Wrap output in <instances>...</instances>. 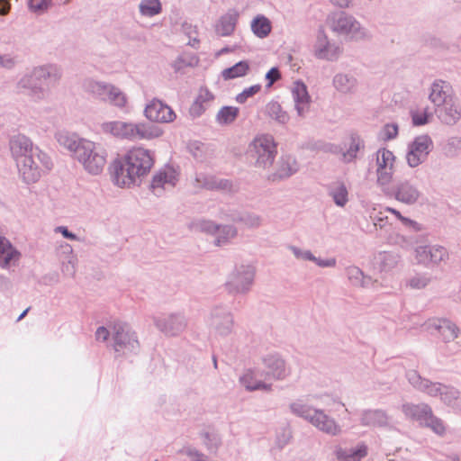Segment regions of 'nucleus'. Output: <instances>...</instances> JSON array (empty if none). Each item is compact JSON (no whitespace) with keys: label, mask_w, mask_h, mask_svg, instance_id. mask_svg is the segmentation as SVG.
Masks as SVG:
<instances>
[{"label":"nucleus","mask_w":461,"mask_h":461,"mask_svg":"<svg viewBox=\"0 0 461 461\" xmlns=\"http://www.w3.org/2000/svg\"><path fill=\"white\" fill-rule=\"evenodd\" d=\"M154 165L152 152L141 147L129 149L113 161L112 169L114 184L120 187H131L140 183Z\"/></svg>","instance_id":"nucleus-1"},{"label":"nucleus","mask_w":461,"mask_h":461,"mask_svg":"<svg viewBox=\"0 0 461 461\" xmlns=\"http://www.w3.org/2000/svg\"><path fill=\"white\" fill-rule=\"evenodd\" d=\"M63 75L62 68L56 64H44L33 68L17 82L18 92L27 95L33 101L45 99L51 87L56 86Z\"/></svg>","instance_id":"nucleus-2"},{"label":"nucleus","mask_w":461,"mask_h":461,"mask_svg":"<svg viewBox=\"0 0 461 461\" xmlns=\"http://www.w3.org/2000/svg\"><path fill=\"white\" fill-rule=\"evenodd\" d=\"M101 128L104 133L129 141L149 140L162 134L160 129L146 122L113 121L104 122Z\"/></svg>","instance_id":"nucleus-3"},{"label":"nucleus","mask_w":461,"mask_h":461,"mask_svg":"<svg viewBox=\"0 0 461 461\" xmlns=\"http://www.w3.org/2000/svg\"><path fill=\"white\" fill-rule=\"evenodd\" d=\"M209 335L213 339H225L234 332V315L226 305H215L204 317Z\"/></svg>","instance_id":"nucleus-4"},{"label":"nucleus","mask_w":461,"mask_h":461,"mask_svg":"<svg viewBox=\"0 0 461 461\" xmlns=\"http://www.w3.org/2000/svg\"><path fill=\"white\" fill-rule=\"evenodd\" d=\"M277 154V145L271 134L257 135L249 143L248 155L258 168L267 169L273 165Z\"/></svg>","instance_id":"nucleus-5"},{"label":"nucleus","mask_w":461,"mask_h":461,"mask_svg":"<svg viewBox=\"0 0 461 461\" xmlns=\"http://www.w3.org/2000/svg\"><path fill=\"white\" fill-rule=\"evenodd\" d=\"M330 30L338 35L354 41L365 40L368 37L367 30L351 14L339 11L328 17Z\"/></svg>","instance_id":"nucleus-6"},{"label":"nucleus","mask_w":461,"mask_h":461,"mask_svg":"<svg viewBox=\"0 0 461 461\" xmlns=\"http://www.w3.org/2000/svg\"><path fill=\"white\" fill-rule=\"evenodd\" d=\"M192 229L213 237L217 247H226L237 239L239 230L233 224H218L212 220L200 219L192 222Z\"/></svg>","instance_id":"nucleus-7"},{"label":"nucleus","mask_w":461,"mask_h":461,"mask_svg":"<svg viewBox=\"0 0 461 461\" xmlns=\"http://www.w3.org/2000/svg\"><path fill=\"white\" fill-rule=\"evenodd\" d=\"M106 156V151L100 144L87 140L79 148L75 159L83 166L87 173L96 176L104 170Z\"/></svg>","instance_id":"nucleus-8"},{"label":"nucleus","mask_w":461,"mask_h":461,"mask_svg":"<svg viewBox=\"0 0 461 461\" xmlns=\"http://www.w3.org/2000/svg\"><path fill=\"white\" fill-rule=\"evenodd\" d=\"M256 268L251 264L236 265L229 273L224 284L230 294H246L254 284Z\"/></svg>","instance_id":"nucleus-9"},{"label":"nucleus","mask_w":461,"mask_h":461,"mask_svg":"<svg viewBox=\"0 0 461 461\" xmlns=\"http://www.w3.org/2000/svg\"><path fill=\"white\" fill-rule=\"evenodd\" d=\"M16 165L23 180L27 184H32L41 178L42 172L51 168L52 162L50 158L41 151L35 156L20 159Z\"/></svg>","instance_id":"nucleus-10"},{"label":"nucleus","mask_w":461,"mask_h":461,"mask_svg":"<svg viewBox=\"0 0 461 461\" xmlns=\"http://www.w3.org/2000/svg\"><path fill=\"white\" fill-rule=\"evenodd\" d=\"M112 347L119 355L136 353L140 348L135 332L125 322L116 321L112 325Z\"/></svg>","instance_id":"nucleus-11"},{"label":"nucleus","mask_w":461,"mask_h":461,"mask_svg":"<svg viewBox=\"0 0 461 461\" xmlns=\"http://www.w3.org/2000/svg\"><path fill=\"white\" fill-rule=\"evenodd\" d=\"M343 53V48L330 41L323 28H320L312 45V54L317 59L330 62L338 61Z\"/></svg>","instance_id":"nucleus-12"},{"label":"nucleus","mask_w":461,"mask_h":461,"mask_svg":"<svg viewBox=\"0 0 461 461\" xmlns=\"http://www.w3.org/2000/svg\"><path fill=\"white\" fill-rule=\"evenodd\" d=\"M382 190L387 196L406 205L417 203L423 196L417 184L410 180L398 181L391 189L384 186Z\"/></svg>","instance_id":"nucleus-13"},{"label":"nucleus","mask_w":461,"mask_h":461,"mask_svg":"<svg viewBox=\"0 0 461 461\" xmlns=\"http://www.w3.org/2000/svg\"><path fill=\"white\" fill-rule=\"evenodd\" d=\"M433 149V140L428 134H421L414 138L408 144L406 162L411 168L423 164Z\"/></svg>","instance_id":"nucleus-14"},{"label":"nucleus","mask_w":461,"mask_h":461,"mask_svg":"<svg viewBox=\"0 0 461 461\" xmlns=\"http://www.w3.org/2000/svg\"><path fill=\"white\" fill-rule=\"evenodd\" d=\"M395 157L387 149H379L376 152V175L377 184L384 187L387 186L393 176V164Z\"/></svg>","instance_id":"nucleus-15"},{"label":"nucleus","mask_w":461,"mask_h":461,"mask_svg":"<svg viewBox=\"0 0 461 461\" xmlns=\"http://www.w3.org/2000/svg\"><path fill=\"white\" fill-rule=\"evenodd\" d=\"M154 324L165 335L176 336L185 330L187 321L183 314L172 313L155 317Z\"/></svg>","instance_id":"nucleus-16"},{"label":"nucleus","mask_w":461,"mask_h":461,"mask_svg":"<svg viewBox=\"0 0 461 461\" xmlns=\"http://www.w3.org/2000/svg\"><path fill=\"white\" fill-rule=\"evenodd\" d=\"M145 117L154 122L167 123L176 118L173 109L159 99H152L144 109Z\"/></svg>","instance_id":"nucleus-17"},{"label":"nucleus","mask_w":461,"mask_h":461,"mask_svg":"<svg viewBox=\"0 0 461 461\" xmlns=\"http://www.w3.org/2000/svg\"><path fill=\"white\" fill-rule=\"evenodd\" d=\"M178 174L172 167H165L157 172L151 180L150 189L156 196H161L164 191L173 188Z\"/></svg>","instance_id":"nucleus-18"},{"label":"nucleus","mask_w":461,"mask_h":461,"mask_svg":"<svg viewBox=\"0 0 461 461\" xmlns=\"http://www.w3.org/2000/svg\"><path fill=\"white\" fill-rule=\"evenodd\" d=\"M406 377L414 389L430 397H439L442 393V390H444V384L432 382L427 378L421 377L416 370L408 371Z\"/></svg>","instance_id":"nucleus-19"},{"label":"nucleus","mask_w":461,"mask_h":461,"mask_svg":"<svg viewBox=\"0 0 461 461\" xmlns=\"http://www.w3.org/2000/svg\"><path fill=\"white\" fill-rule=\"evenodd\" d=\"M267 369V375L278 381L286 379L291 375V368L278 354H268L262 357Z\"/></svg>","instance_id":"nucleus-20"},{"label":"nucleus","mask_w":461,"mask_h":461,"mask_svg":"<svg viewBox=\"0 0 461 461\" xmlns=\"http://www.w3.org/2000/svg\"><path fill=\"white\" fill-rule=\"evenodd\" d=\"M10 150L16 163L23 158L35 156L41 150L33 145L32 141L25 135H16L10 140Z\"/></svg>","instance_id":"nucleus-21"},{"label":"nucleus","mask_w":461,"mask_h":461,"mask_svg":"<svg viewBox=\"0 0 461 461\" xmlns=\"http://www.w3.org/2000/svg\"><path fill=\"white\" fill-rule=\"evenodd\" d=\"M435 113L441 123L454 126L461 119V105L455 97L435 108Z\"/></svg>","instance_id":"nucleus-22"},{"label":"nucleus","mask_w":461,"mask_h":461,"mask_svg":"<svg viewBox=\"0 0 461 461\" xmlns=\"http://www.w3.org/2000/svg\"><path fill=\"white\" fill-rule=\"evenodd\" d=\"M447 249L438 245H425L419 246L415 249V257L419 263L429 265V264H438L444 261L447 258Z\"/></svg>","instance_id":"nucleus-23"},{"label":"nucleus","mask_w":461,"mask_h":461,"mask_svg":"<svg viewBox=\"0 0 461 461\" xmlns=\"http://www.w3.org/2000/svg\"><path fill=\"white\" fill-rule=\"evenodd\" d=\"M332 86L338 93L344 95H352L357 92L358 79L352 72H338L332 78Z\"/></svg>","instance_id":"nucleus-24"},{"label":"nucleus","mask_w":461,"mask_h":461,"mask_svg":"<svg viewBox=\"0 0 461 461\" xmlns=\"http://www.w3.org/2000/svg\"><path fill=\"white\" fill-rule=\"evenodd\" d=\"M291 93L297 115L304 118L311 107V96L308 94L307 86L303 82L297 81L294 84Z\"/></svg>","instance_id":"nucleus-25"},{"label":"nucleus","mask_w":461,"mask_h":461,"mask_svg":"<svg viewBox=\"0 0 461 461\" xmlns=\"http://www.w3.org/2000/svg\"><path fill=\"white\" fill-rule=\"evenodd\" d=\"M299 170V165L296 159L290 155L282 156L276 166V170L268 176V180L272 182L286 179Z\"/></svg>","instance_id":"nucleus-26"},{"label":"nucleus","mask_w":461,"mask_h":461,"mask_svg":"<svg viewBox=\"0 0 461 461\" xmlns=\"http://www.w3.org/2000/svg\"><path fill=\"white\" fill-rule=\"evenodd\" d=\"M310 423L321 432L330 436H337L341 432V427L339 423L321 409L314 411L313 418H311Z\"/></svg>","instance_id":"nucleus-27"},{"label":"nucleus","mask_w":461,"mask_h":461,"mask_svg":"<svg viewBox=\"0 0 461 461\" xmlns=\"http://www.w3.org/2000/svg\"><path fill=\"white\" fill-rule=\"evenodd\" d=\"M452 92V86L448 82L438 79L430 86L429 99L435 105V108H437L448 102V100L455 98Z\"/></svg>","instance_id":"nucleus-28"},{"label":"nucleus","mask_w":461,"mask_h":461,"mask_svg":"<svg viewBox=\"0 0 461 461\" xmlns=\"http://www.w3.org/2000/svg\"><path fill=\"white\" fill-rule=\"evenodd\" d=\"M360 423L367 427L386 428L390 425V418L386 411L381 409L364 410L361 412Z\"/></svg>","instance_id":"nucleus-29"},{"label":"nucleus","mask_w":461,"mask_h":461,"mask_svg":"<svg viewBox=\"0 0 461 461\" xmlns=\"http://www.w3.org/2000/svg\"><path fill=\"white\" fill-rule=\"evenodd\" d=\"M240 13L236 9H229L216 23L215 32L221 37H227L235 31Z\"/></svg>","instance_id":"nucleus-30"},{"label":"nucleus","mask_w":461,"mask_h":461,"mask_svg":"<svg viewBox=\"0 0 461 461\" xmlns=\"http://www.w3.org/2000/svg\"><path fill=\"white\" fill-rule=\"evenodd\" d=\"M195 181L199 186L208 190H220L228 193L235 191L232 182L228 179L200 174L196 176Z\"/></svg>","instance_id":"nucleus-31"},{"label":"nucleus","mask_w":461,"mask_h":461,"mask_svg":"<svg viewBox=\"0 0 461 461\" xmlns=\"http://www.w3.org/2000/svg\"><path fill=\"white\" fill-rule=\"evenodd\" d=\"M327 192L338 207H345L349 201L348 188L346 183L341 179L330 182L327 185Z\"/></svg>","instance_id":"nucleus-32"},{"label":"nucleus","mask_w":461,"mask_h":461,"mask_svg":"<svg viewBox=\"0 0 461 461\" xmlns=\"http://www.w3.org/2000/svg\"><path fill=\"white\" fill-rule=\"evenodd\" d=\"M402 411L406 418L415 420L422 426L430 415L432 409L427 403H404L402 406Z\"/></svg>","instance_id":"nucleus-33"},{"label":"nucleus","mask_w":461,"mask_h":461,"mask_svg":"<svg viewBox=\"0 0 461 461\" xmlns=\"http://www.w3.org/2000/svg\"><path fill=\"white\" fill-rule=\"evenodd\" d=\"M20 252L5 237L0 236V266L4 268L14 266L20 259Z\"/></svg>","instance_id":"nucleus-34"},{"label":"nucleus","mask_w":461,"mask_h":461,"mask_svg":"<svg viewBox=\"0 0 461 461\" xmlns=\"http://www.w3.org/2000/svg\"><path fill=\"white\" fill-rule=\"evenodd\" d=\"M56 140L58 143L68 149L71 156L75 158L77 152L84 142H87L88 140L79 138L76 133L60 131L56 133Z\"/></svg>","instance_id":"nucleus-35"},{"label":"nucleus","mask_w":461,"mask_h":461,"mask_svg":"<svg viewBox=\"0 0 461 461\" xmlns=\"http://www.w3.org/2000/svg\"><path fill=\"white\" fill-rule=\"evenodd\" d=\"M429 327L434 329L447 342L452 341L457 337L458 328L449 320H433L429 322Z\"/></svg>","instance_id":"nucleus-36"},{"label":"nucleus","mask_w":461,"mask_h":461,"mask_svg":"<svg viewBox=\"0 0 461 461\" xmlns=\"http://www.w3.org/2000/svg\"><path fill=\"white\" fill-rule=\"evenodd\" d=\"M335 455L339 461H362L367 456V447L365 444H358L354 447H338Z\"/></svg>","instance_id":"nucleus-37"},{"label":"nucleus","mask_w":461,"mask_h":461,"mask_svg":"<svg viewBox=\"0 0 461 461\" xmlns=\"http://www.w3.org/2000/svg\"><path fill=\"white\" fill-rule=\"evenodd\" d=\"M288 408L292 414L307 420L309 423L311 421V418H313L314 411L317 410L310 405L308 400L303 397L298 398L290 402Z\"/></svg>","instance_id":"nucleus-38"},{"label":"nucleus","mask_w":461,"mask_h":461,"mask_svg":"<svg viewBox=\"0 0 461 461\" xmlns=\"http://www.w3.org/2000/svg\"><path fill=\"white\" fill-rule=\"evenodd\" d=\"M348 278L352 285L362 288H369L375 285L371 276H366L363 271L356 266H350L346 269Z\"/></svg>","instance_id":"nucleus-39"},{"label":"nucleus","mask_w":461,"mask_h":461,"mask_svg":"<svg viewBox=\"0 0 461 461\" xmlns=\"http://www.w3.org/2000/svg\"><path fill=\"white\" fill-rule=\"evenodd\" d=\"M439 398L448 407L461 411V393L456 388L445 384Z\"/></svg>","instance_id":"nucleus-40"},{"label":"nucleus","mask_w":461,"mask_h":461,"mask_svg":"<svg viewBox=\"0 0 461 461\" xmlns=\"http://www.w3.org/2000/svg\"><path fill=\"white\" fill-rule=\"evenodd\" d=\"M349 144L345 152L342 153V160L345 163H350L357 158L359 151L365 149V142L357 134H351Z\"/></svg>","instance_id":"nucleus-41"},{"label":"nucleus","mask_w":461,"mask_h":461,"mask_svg":"<svg viewBox=\"0 0 461 461\" xmlns=\"http://www.w3.org/2000/svg\"><path fill=\"white\" fill-rule=\"evenodd\" d=\"M240 383L248 391H256V390L270 391L271 387H272V385L270 384H266L262 381L258 380L252 370H247L240 377Z\"/></svg>","instance_id":"nucleus-42"},{"label":"nucleus","mask_w":461,"mask_h":461,"mask_svg":"<svg viewBox=\"0 0 461 461\" xmlns=\"http://www.w3.org/2000/svg\"><path fill=\"white\" fill-rule=\"evenodd\" d=\"M126 95L114 85L110 84L103 102L108 103L118 108H124L127 104Z\"/></svg>","instance_id":"nucleus-43"},{"label":"nucleus","mask_w":461,"mask_h":461,"mask_svg":"<svg viewBox=\"0 0 461 461\" xmlns=\"http://www.w3.org/2000/svg\"><path fill=\"white\" fill-rule=\"evenodd\" d=\"M250 27L253 33L260 39L267 37L272 30L270 20L263 14L257 15L252 20Z\"/></svg>","instance_id":"nucleus-44"},{"label":"nucleus","mask_w":461,"mask_h":461,"mask_svg":"<svg viewBox=\"0 0 461 461\" xmlns=\"http://www.w3.org/2000/svg\"><path fill=\"white\" fill-rule=\"evenodd\" d=\"M83 86L86 92L93 95L95 98L103 101L110 84L94 79H86Z\"/></svg>","instance_id":"nucleus-45"},{"label":"nucleus","mask_w":461,"mask_h":461,"mask_svg":"<svg viewBox=\"0 0 461 461\" xmlns=\"http://www.w3.org/2000/svg\"><path fill=\"white\" fill-rule=\"evenodd\" d=\"M139 12L143 17L151 18L162 12V4L160 0H140L139 3Z\"/></svg>","instance_id":"nucleus-46"},{"label":"nucleus","mask_w":461,"mask_h":461,"mask_svg":"<svg viewBox=\"0 0 461 461\" xmlns=\"http://www.w3.org/2000/svg\"><path fill=\"white\" fill-rule=\"evenodd\" d=\"M400 256L394 252H382L378 255L377 263L381 272H389L398 265Z\"/></svg>","instance_id":"nucleus-47"},{"label":"nucleus","mask_w":461,"mask_h":461,"mask_svg":"<svg viewBox=\"0 0 461 461\" xmlns=\"http://www.w3.org/2000/svg\"><path fill=\"white\" fill-rule=\"evenodd\" d=\"M240 109L234 106H223L216 114L215 121L219 125H229L236 121Z\"/></svg>","instance_id":"nucleus-48"},{"label":"nucleus","mask_w":461,"mask_h":461,"mask_svg":"<svg viewBox=\"0 0 461 461\" xmlns=\"http://www.w3.org/2000/svg\"><path fill=\"white\" fill-rule=\"evenodd\" d=\"M267 113L270 118L275 120L280 124H285L288 122L290 116L283 110L281 104L278 102L272 101L267 104Z\"/></svg>","instance_id":"nucleus-49"},{"label":"nucleus","mask_w":461,"mask_h":461,"mask_svg":"<svg viewBox=\"0 0 461 461\" xmlns=\"http://www.w3.org/2000/svg\"><path fill=\"white\" fill-rule=\"evenodd\" d=\"M249 69V65L248 61L242 60L222 70L221 76L225 80L234 79L245 76Z\"/></svg>","instance_id":"nucleus-50"},{"label":"nucleus","mask_w":461,"mask_h":461,"mask_svg":"<svg viewBox=\"0 0 461 461\" xmlns=\"http://www.w3.org/2000/svg\"><path fill=\"white\" fill-rule=\"evenodd\" d=\"M421 427L429 428L431 431L440 437L444 436L447 432V426L445 422L440 418L435 416L433 411H431L430 415H429Z\"/></svg>","instance_id":"nucleus-51"},{"label":"nucleus","mask_w":461,"mask_h":461,"mask_svg":"<svg viewBox=\"0 0 461 461\" xmlns=\"http://www.w3.org/2000/svg\"><path fill=\"white\" fill-rule=\"evenodd\" d=\"M240 223H242L249 229H258L263 224V217L253 212L244 211Z\"/></svg>","instance_id":"nucleus-52"},{"label":"nucleus","mask_w":461,"mask_h":461,"mask_svg":"<svg viewBox=\"0 0 461 461\" xmlns=\"http://www.w3.org/2000/svg\"><path fill=\"white\" fill-rule=\"evenodd\" d=\"M181 28L183 33H185L189 39L188 45L193 48H196L199 44V40L197 39V27L193 25L191 23L184 22Z\"/></svg>","instance_id":"nucleus-53"},{"label":"nucleus","mask_w":461,"mask_h":461,"mask_svg":"<svg viewBox=\"0 0 461 461\" xmlns=\"http://www.w3.org/2000/svg\"><path fill=\"white\" fill-rule=\"evenodd\" d=\"M411 115L412 119V123L415 126H421L427 124L429 119L432 117V113L429 112L428 107L422 110L411 111Z\"/></svg>","instance_id":"nucleus-54"},{"label":"nucleus","mask_w":461,"mask_h":461,"mask_svg":"<svg viewBox=\"0 0 461 461\" xmlns=\"http://www.w3.org/2000/svg\"><path fill=\"white\" fill-rule=\"evenodd\" d=\"M445 153L449 157H455L461 151V137L453 136L447 139L445 147Z\"/></svg>","instance_id":"nucleus-55"},{"label":"nucleus","mask_w":461,"mask_h":461,"mask_svg":"<svg viewBox=\"0 0 461 461\" xmlns=\"http://www.w3.org/2000/svg\"><path fill=\"white\" fill-rule=\"evenodd\" d=\"M288 249L293 253L294 258L299 260H304V261L315 260V256L312 253L311 250L302 249L294 245L288 246Z\"/></svg>","instance_id":"nucleus-56"},{"label":"nucleus","mask_w":461,"mask_h":461,"mask_svg":"<svg viewBox=\"0 0 461 461\" xmlns=\"http://www.w3.org/2000/svg\"><path fill=\"white\" fill-rule=\"evenodd\" d=\"M179 453L186 456L189 458V461H203L207 457L204 454L192 447H185L179 451Z\"/></svg>","instance_id":"nucleus-57"},{"label":"nucleus","mask_w":461,"mask_h":461,"mask_svg":"<svg viewBox=\"0 0 461 461\" xmlns=\"http://www.w3.org/2000/svg\"><path fill=\"white\" fill-rule=\"evenodd\" d=\"M57 253L62 261L71 259L72 257H77L74 254L72 246L67 242H61L59 244L57 248Z\"/></svg>","instance_id":"nucleus-58"},{"label":"nucleus","mask_w":461,"mask_h":461,"mask_svg":"<svg viewBox=\"0 0 461 461\" xmlns=\"http://www.w3.org/2000/svg\"><path fill=\"white\" fill-rule=\"evenodd\" d=\"M77 258L72 257L71 259L62 261L61 271L64 275L73 277L77 271Z\"/></svg>","instance_id":"nucleus-59"},{"label":"nucleus","mask_w":461,"mask_h":461,"mask_svg":"<svg viewBox=\"0 0 461 461\" xmlns=\"http://www.w3.org/2000/svg\"><path fill=\"white\" fill-rule=\"evenodd\" d=\"M261 89L260 85H254L248 88H245L241 93L236 96V101L240 104H244L248 98L256 95Z\"/></svg>","instance_id":"nucleus-60"},{"label":"nucleus","mask_w":461,"mask_h":461,"mask_svg":"<svg viewBox=\"0 0 461 461\" xmlns=\"http://www.w3.org/2000/svg\"><path fill=\"white\" fill-rule=\"evenodd\" d=\"M50 3L51 0H29V7L37 14H42L49 8Z\"/></svg>","instance_id":"nucleus-61"},{"label":"nucleus","mask_w":461,"mask_h":461,"mask_svg":"<svg viewBox=\"0 0 461 461\" xmlns=\"http://www.w3.org/2000/svg\"><path fill=\"white\" fill-rule=\"evenodd\" d=\"M203 436V443L210 450L216 449L221 443V439L217 434L205 432Z\"/></svg>","instance_id":"nucleus-62"},{"label":"nucleus","mask_w":461,"mask_h":461,"mask_svg":"<svg viewBox=\"0 0 461 461\" xmlns=\"http://www.w3.org/2000/svg\"><path fill=\"white\" fill-rule=\"evenodd\" d=\"M243 212L237 209L223 210L221 212V217L223 220L240 223L239 219H241Z\"/></svg>","instance_id":"nucleus-63"},{"label":"nucleus","mask_w":461,"mask_h":461,"mask_svg":"<svg viewBox=\"0 0 461 461\" xmlns=\"http://www.w3.org/2000/svg\"><path fill=\"white\" fill-rule=\"evenodd\" d=\"M430 279L424 275H417L409 280V285L414 289L424 288L429 283Z\"/></svg>","instance_id":"nucleus-64"}]
</instances>
